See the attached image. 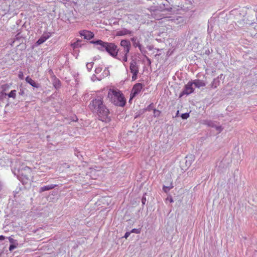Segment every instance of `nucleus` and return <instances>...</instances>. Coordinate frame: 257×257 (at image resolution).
<instances>
[{
  "label": "nucleus",
  "mask_w": 257,
  "mask_h": 257,
  "mask_svg": "<svg viewBox=\"0 0 257 257\" xmlns=\"http://www.w3.org/2000/svg\"><path fill=\"white\" fill-rule=\"evenodd\" d=\"M104 96L99 95L91 101L89 108L93 112H96L99 120L104 122H109L111 120L109 109L103 103Z\"/></svg>",
  "instance_id": "1"
},
{
  "label": "nucleus",
  "mask_w": 257,
  "mask_h": 257,
  "mask_svg": "<svg viewBox=\"0 0 257 257\" xmlns=\"http://www.w3.org/2000/svg\"><path fill=\"white\" fill-rule=\"evenodd\" d=\"M109 101L116 106L123 107L126 99L122 92L118 89H109L107 94Z\"/></svg>",
  "instance_id": "2"
},
{
  "label": "nucleus",
  "mask_w": 257,
  "mask_h": 257,
  "mask_svg": "<svg viewBox=\"0 0 257 257\" xmlns=\"http://www.w3.org/2000/svg\"><path fill=\"white\" fill-rule=\"evenodd\" d=\"M130 69L133 75L132 80L135 81L138 78V75L139 72V67L136 60H132L130 62Z\"/></svg>",
  "instance_id": "3"
},
{
  "label": "nucleus",
  "mask_w": 257,
  "mask_h": 257,
  "mask_svg": "<svg viewBox=\"0 0 257 257\" xmlns=\"http://www.w3.org/2000/svg\"><path fill=\"white\" fill-rule=\"evenodd\" d=\"M106 45L107 46L105 49L106 51H107L112 57L116 58L118 52L117 46L115 44L112 43H108V44Z\"/></svg>",
  "instance_id": "4"
},
{
  "label": "nucleus",
  "mask_w": 257,
  "mask_h": 257,
  "mask_svg": "<svg viewBox=\"0 0 257 257\" xmlns=\"http://www.w3.org/2000/svg\"><path fill=\"white\" fill-rule=\"evenodd\" d=\"M143 87V84L140 83H136L133 86L130 94V102L136 95L141 92Z\"/></svg>",
  "instance_id": "5"
},
{
  "label": "nucleus",
  "mask_w": 257,
  "mask_h": 257,
  "mask_svg": "<svg viewBox=\"0 0 257 257\" xmlns=\"http://www.w3.org/2000/svg\"><path fill=\"white\" fill-rule=\"evenodd\" d=\"M102 68L98 67L95 69V73L98 75V78L100 79H103L109 75V71L108 68H105L102 72Z\"/></svg>",
  "instance_id": "6"
},
{
  "label": "nucleus",
  "mask_w": 257,
  "mask_h": 257,
  "mask_svg": "<svg viewBox=\"0 0 257 257\" xmlns=\"http://www.w3.org/2000/svg\"><path fill=\"white\" fill-rule=\"evenodd\" d=\"M193 82L191 81H189L187 84L185 85L183 91L180 95V97L182 96L184 94H190L194 91V89L193 88Z\"/></svg>",
  "instance_id": "7"
},
{
  "label": "nucleus",
  "mask_w": 257,
  "mask_h": 257,
  "mask_svg": "<svg viewBox=\"0 0 257 257\" xmlns=\"http://www.w3.org/2000/svg\"><path fill=\"white\" fill-rule=\"evenodd\" d=\"M129 52H126L123 50L117 53V56L115 58L123 62V65L125 66V63L127 61V55Z\"/></svg>",
  "instance_id": "8"
},
{
  "label": "nucleus",
  "mask_w": 257,
  "mask_h": 257,
  "mask_svg": "<svg viewBox=\"0 0 257 257\" xmlns=\"http://www.w3.org/2000/svg\"><path fill=\"white\" fill-rule=\"evenodd\" d=\"M79 34L81 36H83L84 39L87 40H90L94 36L93 32L85 30L80 31Z\"/></svg>",
  "instance_id": "9"
},
{
  "label": "nucleus",
  "mask_w": 257,
  "mask_h": 257,
  "mask_svg": "<svg viewBox=\"0 0 257 257\" xmlns=\"http://www.w3.org/2000/svg\"><path fill=\"white\" fill-rule=\"evenodd\" d=\"M120 46L123 48V50L124 51L126 52H129L131 44L130 42L127 40H122L120 42Z\"/></svg>",
  "instance_id": "10"
},
{
  "label": "nucleus",
  "mask_w": 257,
  "mask_h": 257,
  "mask_svg": "<svg viewBox=\"0 0 257 257\" xmlns=\"http://www.w3.org/2000/svg\"><path fill=\"white\" fill-rule=\"evenodd\" d=\"M91 43H93V44H95L96 45H98L99 46V47H98V49L100 50L101 51H103L104 50H105L106 48V45L108 44V42H104L102 41V40H99L96 41H92Z\"/></svg>",
  "instance_id": "11"
},
{
  "label": "nucleus",
  "mask_w": 257,
  "mask_h": 257,
  "mask_svg": "<svg viewBox=\"0 0 257 257\" xmlns=\"http://www.w3.org/2000/svg\"><path fill=\"white\" fill-rule=\"evenodd\" d=\"M132 34V31L126 29L118 31L116 33V36H121Z\"/></svg>",
  "instance_id": "12"
},
{
  "label": "nucleus",
  "mask_w": 257,
  "mask_h": 257,
  "mask_svg": "<svg viewBox=\"0 0 257 257\" xmlns=\"http://www.w3.org/2000/svg\"><path fill=\"white\" fill-rule=\"evenodd\" d=\"M50 37V35L49 34H44L37 41V44L40 45L45 42Z\"/></svg>",
  "instance_id": "13"
},
{
  "label": "nucleus",
  "mask_w": 257,
  "mask_h": 257,
  "mask_svg": "<svg viewBox=\"0 0 257 257\" xmlns=\"http://www.w3.org/2000/svg\"><path fill=\"white\" fill-rule=\"evenodd\" d=\"M26 81L27 83H29L31 86H32L34 87H39V84H37L34 80H33L29 76H27L26 78Z\"/></svg>",
  "instance_id": "14"
},
{
  "label": "nucleus",
  "mask_w": 257,
  "mask_h": 257,
  "mask_svg": "<svg viewBox=\"0 0 257 257\" xmlns=\"http://www.w3.org/2000/svg\"><path fill=\"white\" fill-rule=\"evenodd\" d=\"M192 82L193 84H194L195 86L197 88H200L205 86V83L201 80L196 79Z\"/></svg>",
  "instance_id": "15"
},
{
  "label": "nucleus",
  "mask_w": 257,
  "mask_h": 257,
  "mask_svg": "<svg viewBox=\"0 0 257 257\" xmlns=\"http://www.w3.org/2000/svg\"><path fill=\"white\" fill-rule=\"evenodd\" d=\"M56 186H57V185H53V184L44 186L40 188V192H44L45 191L50 190L54 189Z\"/></svg>",
  "instance_id": "16"
},
{
  "label": "nucleus",
  "mask_w": 257,
  "mask_h": 257,
  "mask_svg": "<svg viewBox=\"0 0 257 257\" xmlns=\"http://www.w3.org/2000/svg\"><path fill=\"white\" fill-rule=\"evenodd\" d=\"M173 188V185L172 181H170L169 184L164 185L163 186V190L166 193L169 192L171 189Z\"/></svg>",
  "instance_id": "17"
},
{
  "label": "nucleus",
  "mask_w": 257,
  "mask_h": 257,
  "mask_svg": "<svg viewBox=\"0 0 257 257\" xmlns=\"http://www.w3.org/2000/svg\"><path fill=\"white\" fill-rule=\"evenodd\" d=\"M16 92L17 91L16 90H13L8 94V96L9 97L15 99L16 97Z\"/></svg>",
  "instance_id": "18"
},
{
  "label": "nucleus",
  "mask_w": 257,
  "mask_h": 257,
  "mask_svg": "<svg viewBox=\"0 0 257 257\" xmlns=\"http://www.w3.org/2000/svg\"><path fill=\"white\" fill-rule=\"evenodd\" d=\"M10 85L8 84H5L1 86L3 91H6L10 88Z\"/></svg>",
  "instance_id": "19"
},
{
  "label": "nucleus",
  "mask_w": 257,
  "mask_h": 257,
  "mask_svg": "<svg viewBox=\"0 0 257 257\" xmlns=\"http://www.w3.org/2000/svg\"><path fill=\"white\" fill-rule=\"evenodd\" d=\"M93 63L92 62H90V63H87L86 64V67L87 68V69L88 70V71H90L92 67H93Z\"/></svg>",
  "instance_id": "20"
},
{
  "label": "nucleus",
  "mask_w": 257,
  "mask_h": 257,
  "mask_svg": "<svg viewBox=\"0 0 257 257\" xmlns=\"http://www.w3.org/2000/svg\"><path fill=\"white\" fill-rule=\"evenodd\" d=\"M131 233H140L141 232V229L140 228H139V229H136V228H134V229H133L131 231Z\"/></svg>",
  "instance_id": "21"
},
{
  "label": "nucleus",
  "mask_w": 257,
  "mask_h": 257,
  "mask_svg": "<svg viewBox=\"0 0 257 257\" xmlns=\"http://www.w3.org/2000/svg\"><path fill=\"white\" fill-rule=\"evenodd\" d=\"M189 117V114L188 113H183L181 115V117L182 119H185L188 118Z\"/></svg>",
  "instance_id": "22"
},
{
  "label": "nucleus",
  "mask_w": 257,
  "mask_h": 257,
  "mask_svg": "<svg viewBox=\"0 0 257 257\" xmlns=\"http://www.w3.org/2000/svg\"><path fill=\"white\" fill-rule=\"evenodd\" d=\"M17 245L18 244H17V245H15V244H12L10 245V247H9V250L10 251H12L14 249L16 248L17 247Z\"/></svg>",
  "instance_id": "23"
},
{
  "label": "nucleus",
  "mask_w": 257,
  "mask_h": 257,
  "mask_svg": "<svg viewBox=\"0 0 257 257\" xmlns=\"http://www.w3.org/2000/svg\"><path fill=\"white\" fill-rule=\"evenodd\" d=\"M154 112L155 116L159 115L161 113V112L159 110H157L156 109H154Z\"/></svg>",
  "instance_id": "24"
},
{
  "label": "nucleus",
  "mask_w": 257,
  "mask_h": 257,
  "mask_svg": "<svg viewBox=\"0 0 257 257\" xmlns=\"http://www.w3.org/2000/svg\"><path fill=\"white\" fill-rule=\"evenodd\" d=\"M23 73L21 71L19 72V77L21 79H23Z\"/></svg>",
  "instance_id": "25"
},
{
  "label": "nucleus",
  "mask_w": 257,
  "mask_h": 257,
  "mask_svg": "<svg viewBox=\"0 0 257 257\" xmlns=\"http://www.w3.org/2000/svg\"><path fill=\"white\" fill-rule=\"evenodd\" d=\"M8 239L10 243H11L12 244H13L14 243L15 240L13 238L9 237Z\"/></svg>",
  "instance_id": "26"
},
{
  "label": "nucleus",
  "mask_w": 257,
  "mask_h": 257,
  "mask_svg": "<svg viewBox=\"0 0 257 257\" xmlns=\"http://www.w3.org/2000/svg\"><path fill=\"white\" fill-rule=\"evenodd\" d=\"M131 232H126L125 233V235L124 236V237L125 238H127L131 234Z\"/></svg>",
  "instance_id": "27"
},
{
  "label": "nucleus",
  "mask_w": 257,
  "mask_h": 257,
  "mask_svg": "<svg viewBox=\"0 0 257 257\" xmlns=\"http://www.w3.org/2000/svg\"><path fill=\"white\" fill-rule=\"evenodd\" d=\"M146 197H143V198H142V204H143V205H144V204H145V203H146Z\"/></svg>",
  "instance_id": "28"
},
{
  "label": "nucleus",
  "mask_w": 257,
  "mask_h": 257,
  "mask_svg": "<svg viewBox=\"0 0 257 257\" xmlns=\"http://www.w3.org/2000/svg\"><path fill=\"white\" fill-rule=\"evenodd\" d=\"M24 170L28 171L30 173L31 172V169L29 167H25Z\"/></svg>",
  "instance_id": "29"
},
{
  "label": "nucleus",
  "mask_w": 257,
  "mask_h": 257,
  "mask_svg": "<svg viewBox=\"0 0 257 257\" xmlns=\"http://www.w3.org/2000/svg\"><path fill=\"white\" fill-rule=\"evenodd\" d=\"M216 129L217 131H218L219 132H220L221 131H222V128H221V126H217L216 127Z\"/></svg>",
  "instance_id": "30"
},
{
  "label": "nucleus",
  "mask_w": 257,
  "mask_h": 257,
  "mask_svg": "<svg viewBox=\"0 0 257 257\" xmlns=\"http://www.w3.org/2000/svg\"><path fill=\"white\" fill-rule=\"evenodd\" d=\"M5 239V237L4 235H0V240H4Z\"/></svg>",
  "instance_id": "31"
},
{
  "label": "nucleus",
  "mask_w": 257,
  "mask_h": 257,
  "mask_svg": "<svg viewBox=\"0 0 257 257\" xmlns=\"http://www.w3.org/2000/svg\"><path fill=\"white\" fill-rule=\"evenodd\" d=\"M155 19H156V20H160V19H162V18H161V17H157V16H155L154 17Z\"/></svg>",
  "instance_id": "32"
},
{
  "label": "nucleus",
  "mask_w": 257,
  "mask_h": 257,
  "mask_svg": "<svg viewBox=\"0 0 257 257\" xmlns=\"http://www.w3.org/2000/svg\"><path fill=\"white\" fill-rule=\"evenodd\" d=\"M186 158H190L191 159V161H192L193 160V157L192 156H191L190 157H187Z\"/></svg>",
  "instance_id": "33"
},
{
  "label": "nucleus",
  "mask_w": 257,
  "mask_h": 257,
  "mask_svg": "<svg viewBox=\"0 0 257 257\" xmlns=\"http://www.w3.org/2000/svg\"><path fill=\"white\" fill-rule=\"evenodd\" d=\"M134 39H135L133 38H132V39H131V40H132V41H134Z\"/></svg>",
  "instance_id": "34"
},
{
  "label": "nucleus",
  "mask_w": 257,
  "mask_h": 257,
  "mask_svg": "<svg viewBox=\"0 0 257 257\" xmlns=\"http://www.w3.org/2000/svg\"><path fill=\"white\" fill-rule=\"evenodd\" d=\"M154 11L153 10H152V9H150V11Z\"/></svg>",
  "instance_id": "35"
},
{
  "label": "nucleus",
  "mask_w": 257,
  "mask_h": 257,
  "mask_svg": "<svg viewBox=\"0 0 257 257\" xmlns=\"http://www.w3.org/2000/svg\"><path fill=\"white\" fill-rule=\"evenodd\" d=\"M151 104L149 105V107H151Z\"/></svg>",
  "instance_id": "36"
}]
</instances>
